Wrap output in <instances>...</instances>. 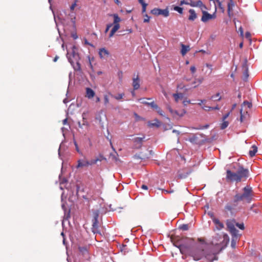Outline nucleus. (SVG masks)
<instances>
[{
  "instance_id": "obj_1",
  "label": "nucleus",
  "mask_w": 262,
  "mask_h": 262,
  "mask_svg": "<svg viewBox=\"0 0 262 262\" xmlns=\"http://www.w3.org/2000/svg\"><path fill=\"white\" fill-rule=\"evenodd\" d=\"M173 245L178 247L182 254H188L191 256L194 260H199L204 256L205 253L207 252V244L203 239L198 238V241L202 242L201 245L198 246L192 249H190L187 244L191 243L192 239L187 237H180L179 236H171L170 237Z\"/></svg>"
},
{
  "instance_id": "obj_2",
  "label": "nucleus",
  "mask_w": 262,
  "mask_h": 262,
  "mask_svg": "<svg viewBox=\"0 0 262 262\" xmlns=\"http://www.w3.org/2000/svg\"><path fill=\"white\" fill-rule=\"evenodd\" d=\"M242 193H237L233 197L232 204H227L225 207V211L230 213L232 215L234 214L235 207L237 206L238 202L245 201L250 203L252 201L254 196V192L252 188L249 186H245L243 189Z\"/></svg>"
},
{
  "instance_id": "obj_3",
  "label": "nucleus",
  "mask_w": 262,
  "mask_h": 262,
  "mask_svg": "<svg viewBox=\"0 0 262 262\" xmlns=\"http://www.w3.org/2000/svg\"><path fill=\"white\" fill-rule=\"evenodd\" d=\"M67 55H69L68 57L69 61L73 66L74 70L80 72L81 69L79 63L80 57L79 54L73 50L71 55H70L69 53Z\"/></svg>"
},
{
  "instance_id": "obj_4",
  "label": "nucleus",
  "mask_w": 262,
  "mask_h": 262,
  "mask_svg": "<svg viewBox=\"0 0 262 262\" xmlns=\"http://www.w3.org/2000/svg\"><path fill=\"white\" fill-rule=\"evenodd\" d=\"M101 159L99 158H96L91 161H89L85 157L81 159H79L77 161V165L76 166L77 168H82L84 167H88L90 165H92L97 163L98 161H101Z\"/></svg>"
},
{
  "instance_id": "obj_5",
  "label": "nucleus",
  "mask_w": 262,
  "mask_h": 262,
  "mask_svg": "<svg viewBox=\"0 0 262 262\" xmlns=\"http://www.w3.org/2000/svg\"><path fill=\"white\" fill-rule=\"evenodd\" d=\"M236 225L235 220H227L226 221V225L228 228V230L230 232L232 236H234L235 237H238L239 235L238 234V231L235 228V225Z\"/></svg>"
},
{
  "instance_id": "obj_6",
  "label": "nucleus",
  "mask_w": 262,
  "mask_h": 262,
  "mask_svg": "<svg viewBox=\"0 0 262 262\" xmlns=\"http://www.w3.org/2000/svg\"><path fill=\"white\" fill-rule=\"evenodd\" d=\"M110 15L114 17V26L109 34V37L111 38L112 37L115 33L120 29V26L119 23L121 21V18L117 14H113Z\"/></svg>"
},
{
  "instance_id": "obj_7",
  "label": "nucleus",
  "mask_w": 262,
  "mask_h": 262,
  "mask_svg": "<svg viewBox=\"0 0 262 262\" xmlns=\"http://www.w3.org/2000/svg\"><path fill=\"white\" fill-rule=\"evenodd\" d=\"M236 176H237V180L241 182L242 179H246L248 177L249 170L248 169L244 168L242 166L238 165V168L236 169Z\"/></svg>"
},
{
  "instance_id": "obj_8",
  "label": "nucleus",
  "mask_w": 262,
  "mask_h": 262,
  "mask_svg": "<svg viewBox=\"0 0 262 262\" xmlns=\"http://www.w3.org/2000/svg\"><path fill=\"white\" fill-rule=\"evenodd\" d=\"M99 212L98 210L95 211L93 212V219L92 220V230L94 233H100L99 231V226H98V217H99Z\"/></svg>"
},
{
  "instance_id": "obj_9",
  "label": "nucleus",
  "mask_w": 262,
  "mask_h": 262,
  "mask_svg": "<svg viewBox=\"0 0 262 262\" xmlns=\"http://www.w3.org/2000/svg\"><path fill=\"white\" fill-rule=\"evenodd\" d=\"M166 106V108L168 110L171 115L174 118L181 117L183 116L186 113V111L184 110H183L180 112L176 110H173L171 107L168 104H167Z\"/></svg>"
},
{
  "instance_id": "obj_10",
  "label": "nucleus",
  "mask_w": 262,
  "mask_h": 262,
  "mask_svg": "<svg viewBox=\"0 0 262 262\" xmlns=\"http://www.w3.org/2000/svg\"><path fill=\"white\" fill-rule=\"evenodd\" d=\"M150 13L156 16L162 15L164 17H167L169 15L168 9H161L159 8H154L151 10Z\"/></svg>"
},
{
  "instance_id": "obj_11",
  "label": "nucleus",
  "mask_w": 262,
  "mask_h": 262,
  "mask_svg": "<svg viewBox=\"0 0 262 262\" xmlns=\"http://www.w3.org/2000/svg\"><path fill=\"white\" fill-rule=\"evenodd\" d=\"M204 257L207 260V262H213L217 259V257L215 254L212 253L207 248V252L205 253Z\"/></svg>"
},
{
  "instance_id": "obj_12",
  "label": "nucleus",
  "mask_w": 262,
  "mask_h": 262,
  "mask_svg": "<svg viewBox=\"0 0 262 262\" xmlns=\"http://www.w3.org/2000/svg\"><path fill=\"white\" fill-rule=\"evenodd\" d=\"M226 180L230 182H239L237 180V176H236V172H233L229 169L226 171Z\"/></svg>"
},
{
  "instance_id": "obj_13",
  "label": "nucleus",
  "mask_w": 262,
  "mask_h": 262,
  "mask_svg": "<svg viewBox=\"0 0 262 262\" xmlns=\"http://www.w3.org/2000/svg\"><path fill=\"white\" fill-rule=\"evenodd\" d=\"M202 13L203 15L201 18V20L204 23L207 22L210 19L215 18V15L214 14H210L205 11H203Z\"/></svg>"
},
{
  "instance_id": "obj_14",
  "label": "nucleus",
  "mask_w": 262,
  "mask_h": 262,
  "mask_svg": "<svg viewBox=\"0 0 262 262\" xmlns=\"http://www.w3.org/2000/svg\"><path fill=\"white\" fill-rule=\"evenodd\" d=\"M145 139V136H143L142 137H136L133 139L134 143L135 146L137 148H140L142 145L143 140Z\"/></svg>"
},
{
  "instance_id": "obj_15",
  "label": "nucleus",
  "mask_w": 262,
  "mask_h": 262,
  "mask_svg": "<svg viewBox=\"0 0 262 262\" xmlns=\"http://www.w3.org/2000/svg\"><path fill=\"white\" fill-rule=\"evenodd\" d=\"M212 221L213 223L215 224V227L217 230H220L224 228V225L223 223L221 222L218 219L213 217Z\"/></svg>"
},
{
  "instance_id": "obj_16",
  "label": "nucleus",
  "mask_w": 262,
  "mask_h": 262,
  "mask_svg": "<svg viewBox=\"0 0 262 262\" xmlns=\"http://www.w3.org/2000/svg\"><path fill=\"white\" fill-rule=\"evenodd\" d=\"M99 55L101 59L105 58L110 55V53L106 49L101 48L99 51Z\"/></svg>"
},
{
  "instance_id": "obj_17",
  "label": "nucleus",
  "mask_w": 262,
  "mask_h": 262,
  "mask_svg": "<svg viewBox=\"0 0 262 262\" xmlns=\"http://www.w3.org/2000/svg\"><path fill=\"white\" fill-rule=\"evenodd\" d=\"M223 240L220 243H216L215 245H221L222 247L221 248V249L223 248L224 246H226V245L229 243V238L228 235L227 234H223Z\"/></svg>"
},
{
  "instance_id": "obj_18",
  "label": "nucleus",
  "mask_w": 262,
  "mask_h": 262,
  "mask_svg": "<svg viewBox=\"0 0 262 262\" xmlns=\"http://www.w3.org/2000/svg\"><path fill=\"white\" fill-rule=\"evenodd\" d=\"M95 95V92L90 88H86V95L85 97L89 99H91L94 97Z\"/></svg>"
},
{
  "instance_id": "obj_19",
  "label": "nucleus",
  "mask_w": 262,
  "mask_h": 262,
  "mask_svg": "<svg viewBox=\"0 0 262 262\" xmlns=\"http://www.w3.org/2000/svg\"><path fill=\"white\" fill-rule=\"evenodd\" d=\"M140 80L137 76L136 78H134L133 79V86L135 90H137L140 88Z\"/></svg>"
},
{
  "instance_id": "obj_20",
  "label": "nucleus",
  "mask_w": 262,
  "mask_h": 262,
  "mask_svg": "<svg viewBox=\"0 0 262 262\" xmlns=\"http://www.w3.org/2000/svg\"><path fill=\"white\" fill-rule=\"evenodd\" d=\"M181 46L182 48L181 50V53L183 56H184L188 51H190V47L189 46H186L183 43L181 44Z\"/></svg>"
},
{
  "instance_id": "obj_21",
  "label": "nucleus",
  "mask_w": 262,
  "mask_h": 262,
  "mask_svg": "<svg viewBox=\"0 0 262 262\" xmlns=\"http://www.w3.org/2000/svg\"><path fill=\"white\" fill-rule=\"evenodd\" d=\"M186 140L189 141L192 144H197L198 141V137L195 134L190 135L189 138Z\"/></svg>"
},
{
  "instance_id": "obj_22",
  "label": "nucleus",
  "mask_w": 262,
  "mask_h": 262,
  "mask_svg": "<svg viewBox=\"0 0 262 262\" xmlns=\"http://www.w3.org/2000/svg\"><path fill=\"white\" fill-rule=\"evenodd\" d=\"M189 15L188 16V19L190 21L194 20L196 17L197 15L193 9H190L189 10Z\"/></svg>"
},
{
  "instance_id": "obj_23",
  "label": "nucleus",
  "mask_w": 262,
  "mask_h": 262,
  "mask_svg": "<svg viewBox=\"0 0 262 262\" xmlns=\"http://www.w3.org/2000/svg\"><path fill=\"white\" fill-rule=\"evenodd\" d=\"M154 122L149 121L148 122V126L150 127H158L160 126L161 122L157 119L154 120Z\"/></svg>"
},
{
  "instance_id": "obj_24",
  "label": "nucleus",
  "mask_w": 262,
  "mask_h": 262,
  "mask_svg": "<svg viewBox=\"0 0 262 262\" xmlns=\"http://www.w3.org/2000/svg\"><path fill=\"white\" fill-rule=\"evenodd\" d=\"M257 151V148L255 145H252L251 147V149L249 151V156L251 157H253L256 154Z\"/></svg>"
},
{
  "instance_id": "obj_25",
  "label": "nucleus",
  "mask_w": 262,
  "mask_h": 262,
  "mask_svg": "<svg viewBox=\"0 0 262 262\" xmlns=\"http://www.w3.org/2000/svg\"><path fill=\"white\" fill-rule=\"evenodd\" d=\"M174 98V100L176 102H179L180 99H182L183 97V94L182 93H174L172 95Z\"/></svg>"
},
{
  "instance_id": "obj_26",
  "label": "nucleus",
  "mask_w": 262,
  "mask_h": 262,
  "mask_svg": "<svg viewBox=\"0 0 262 262\" xmlns=\"http://www.w3.org/2000/svg\"><path fill=\"white\" fill-rule=\"evenodd\" d=\"M139 3L142 5V13L144 14L146 10V7L147 6V4L145 3L143 0H138Z\"/></svg>"
},
{
  "instance_id": "obj_27",
  "label": "nucleus",
  "mask_w": 262,
  "mask_h": 262,
  "mask_svg": "<svg viewBox=\"0 0 262 262\" xmlns=\"http://www.w3.org/2000/svg\"><path fill=\"white\" fill-rule=\"evenodd\" d=\"M234 4V2L232 0L230 1L228 4V14L229 16H230V12L232 10V8L233 7Z\"/></svg>"
},
{
  "instance_id": "obj_28",
  "label": "nucleus",
  "mask_w": 262,
  "mask_h": 262,
  "mask_svg": "<svg viewBox=\"0 0 262 262\" xmlns=\"http://www.w3.org/2000/svg\"><path fill=\"white\" fill-rule=\"evenodd\" d=\"M109 95H110L111 97L114 98L116 100H121V99L123 98V97L124 96V93H121V94H118L116 96H114L111 93H109Z\"/></svg>"
},
{
  "instance_id": "obj_29",
  "label": "nucleus",
  "mask_w": 262,
  "mask_h": 262,
  "mask_svg": "<svg viewBox=\"0 0 262 262\" xmlns=\"http://www.w3.org/2000/svg\"><path fill=\"white\" fill-rule=\"evenodd\" d=\"M221 99L222 97L220 96V93H216L215 95L212 96L210 98V99L214 101H220L221 100Z\"/></svg>"
},
{
  "instance_id": "obj_30",
  "label": "nucleus",
  "mask_w": 262,
  "mask_h": 262,
  "mask_svg": "<svg viewBox=\"0 0 262 262\" xmlns=\"http://www.w3.org/2000/svg\"><path fill=\"white\" fill-rule=\"evenodd\" d=\"M223 122L220 125V128L221 129H224L228 127L229 125V122L226 120H222Z\"/></svg>"
},
{
  "instance_id": "obj_31",
  "label": "nucleus",
  "mask_w": 262,
  "mask_h": 262,
  "mask_svg": "<svg viewBox=\"0 0 262 262\" xmlns=\"http://www.w3.org/2000/svg\"><path fill=\"white\" fill-rule=\"evenodd\" d=\"M109 96H110L109 94L108 95L105 94L103 96L104 104L105 106H107L108 105V104L109 103V102H110Z\"/></svg>"
},
{
  "instance_id": "obj_32",
  "label": "nucleus",
  "mask_w": 262,
  "mask_h": 262,
  "mask_svg": "<svg viewBox=\"0 0 262 262\" xmlns=\"http://www.w3.org/2000/svg\"><path fill=\"white\" fill-rule=\"evenodd\" d=\"M194 6H195V7H199L201 8V7L205 8V5L203 4L202 2L200 0L195 2V5Z\"/></svg>"
},
{
  "instance_id": "obj_33",
  "label": "nucleus",
  "mask_w": 262,
  "mask_h": 262,
  "mask_svg": "<svg viewBox=\"0 0 262 262\" xmlns=\"http://www.w3.org/2000/svg\"><path fill=\"white\" fill-rule=\"evenodd\" d=\"M179 228L183 231H187L189 229V226L187 224H182L180 225Z\"/></svg>"
},
{
  "instance_id": "obj_34",
  "label": "nucleus",
  "mask_w": 262,
  "mask_h": 262,
  "mask_svg": "<svg viewBox=\"0 0 262 262\" xmlns=\"http://www.w3.org/2000/svg\"><path fill=\"white\" fill-rule=\"evenodd\" d=\"M240 114H241L240 121L241 122H242L244 121V120L245 118V116L247 115V112H246V114L243 113L242 109H241L240 111Z\"/></svg>"
},
{
  "instance_id": "obj_35",
  "label": "nucleus",
  "mask_w": 262,
  "mask_h": 262,
  "mask_svg": "<svg viewBox=\"0 0 262 262\" xmlns=\"http://www.w3.org/2000/svg\"><path fill=\"white\" fill-rule=\"evenodd\" d=\"M173 9L174 10L178 12L180 14H182L183 13V8L179 6H174Z\"/></svg>"
},
{
  "instance_id": "obj_36",
  "label": "nucleus",
  "mask_w": 262,
  "mask_h": 262,
  "mask_svg": "<svg viewBox=\"0 0 262 262\" xmlns=\"http://www.w3.org/2000/svg\"><path fill=\"white\" fill-rule=\"evenodd\" d=\"M238 237H235L232 236V241H231V246L232 248H234L236 245V240Z\"/></svg>"
},
{
  "instance_id": "obj_37",
  "label": "nucleus",
  "mask_w": 262,
  "mask_h": 262,
  "mask_svg": "<svg viewBox=\"0 0 262 262\" xmlns=\"http://www.w3.org/2000/svg\"><path fill=\"white\" fill-rule=\"evenodd\" d=\"M144 18L143 20V22L144 23H148L150 20V17L147 14H144Z\"/></svg>"
},
{
  "instance_id": "obj_38",
  "label": "nucleus",
  "mask_w": 262,
  "mask_h": 262,
  "mask_svg": "<svg viewBox=\"0 0 262 262\" xmlns=\"http://www.w3.org/2000/svg\"><path fill=\"white\" fill-rule=\"evenodd\" d=\"M243 105H247L249 108H250L252 107V103L247 101H244Z\"/></svg>"
},
{
  "instance_id": "obj_39",
  "label": "nucleus",
  "mask_w": 262,
  "mask_h": 262,
  "mask_svg": "<svg viewBox=\"0 0 262 262\" xmlns=\"http://www.w3.org/2000/svg\"><path fill=\"white\" fill-rule=\"evenodd\" d=\"M235 225L241 230H244L245 229L244 225L243 223L239 224V223H236Z\"/></svg>"
},
{
  "instance_id": "obj_40",
  "label": "nucleus",
  "mask_w": 262,
  "mask_h": 262,
  "mask_svg": "<svg viewBox=\"0 0 262 262\" xmlns=\"http://www.w3.org/2000/svg\"><path fill=\"white\" fill-rule=\"evenodd\" d=\"M139 101L142 104L147 105L149 104V102H148L145 100L144 98H140L139 99Z\"/></svg>"
},
{
  "instance_id": "obj_41",
  "label": "nucleus",
  "mask_w": 262,
  "mask_h": 262,
  "mask_svg": "<svg viewBox=\"0 0 262 262\" xmlns=\"http://www.w3.org/2000/svg\"><path fill=\"white\" fill-rule=\"evenodd\" d=\"M82 117H83L82 125H83L84 126H88V125H89L88 122L87 121L86 119L84 118L83 114H82Z\"/></svg>"
},
{
  "instance_id": "obj_42",
  "label": "nucleus",
  "mask_w": 262,
  "mask_h": 262,
  "mask_svg": "<svg viewBox=\"0 0 262 262\" xmlns=\"http://www.w3.org/2000/svg\"><path fill=\"white\" fill-rule=\"evenodd\" d=\"M113 25V24H108L106 25V27L104 31L105 33H106L108 31L109 29L111 27H112Z\"/></svg>"
},
{
  "instance_id": "obj_43",
  "label": "nucleus",
  "mask_w": 262,
  "mask_h": 262,
  "mask_svg": "<svg viewBox=\"0 0 262 262\" xmlns=\"http://www.w3.org/2000/svg\"><path fill=\"white\" fill-rule=\"evenodd\" d=\"M157 111L160 115H161L162 116H164V112L160 107L159 108V109H158V110Z\"/></svg>"
},
{
  "instance_id": "obj_44",
  "label": "nucleus",
  "mask_w": 262,
  "mask_h": 262,
  "mask_svg": "<svg viewBox=\"0 0 262 262\" xmlns=\"http://www.w3.org/2000/svg\"><path fill=\"white\" fill-rule=\"evenodd\" d=\"M211 107H210V106H206V105H204L202 107V108L205 110V111H210V110H211Z\"/></svg>"
},
{
  "instance_id": "obj_45",
  "label": "nucleus",
  "mask_w": 262,
  "mask_h": 262,
  "mask_svg": "<svg viewBox=\"0 0 262 262\" xmlns=\"http://www.w3.org/2000/svg\"><path fill=\"white\" fill-rule=\"evenodd\" d=\"M230 112H228V113L224 115L222 118V120H226V119L229 117Z\"/></svg>"
},
{
  "instance_id": "obj_46",
  "label": "nucleus",
  "mask_w": 262,
  "mask_h": 262,
  "mask_svg": "<svg viewBox=\"0 0 262 262\" xmlns=\"http://www.w3.org/2000/svg\"><path fill=\"white\" fill-rule=\"evenodd\" d=\"M191 170H189V171H187L186 172V176H183L182 174H179V177L180 178H184L185 177H186L187 175H188L191 172Z\"/></svg>"
},
{
  "instance_id": "obj_47",
  "label": "nucleus",
  "mask_w": 262,
  "mask_h": 262,
  "mask_svg": "<svg viewBox=\"0 0 262 262\" xmlns=\"http://www.w3.org/2000/svg\"><path fill=\"white\" fill-rule=\"evenodd\" d=\"M244 75L245 78H248L249 75H248V69H247V68H246L245 71L244 72Z\"/></svg>"
},
{
  "instance_id": "obj_48",
  "label": "nucleus",
  "mask_w": 262,
  "mask_h": 262,
  "mask_svg": "<svg viewBox=\"0 0 262 262\" xmlns=\"http://www.w3.org/2000/svg\"><path fill=\"white\" fill-rule=\"evenodd\" d=\"M190 71L192 73H194L196 71V69L194 66H191L190 67Z\"/></svg>"
},
{
  "instance_id": "obj_49",
  "label": "nucleus",
  "mask_w": 262,
  "mask_h": 262,
  "mask_svg": "<svg viewBox=\"0 0 262 262\" xmlns=\"http://www.w3.org/2000/svg\"><path fill=\"white\" fill-rule=\"evenodd\" d=\"M126 31L127 32L126 33H122V34H121V35H123L126 34H130V33H132V32H133V31L131 29H127L126 30Z\"/></svg>"
},
{
  "instance_id": "obj_50",
  "label": "nucleus",
  "mask_w": 262,
  "mask_h": 262,
  "mask_svg": "<svg viewBox=\"0 0 262 262\" xmlns=\"http://www.w3.org/2000/svg\"><path fill=\"white\" fill-rule=\"evenodd\" d=\"M76 6V2H75L74 4H73L71 7H70V9L71 10H74L75 6Z\"/></svg>"
},
{
  "instance_id": "obj_51",
  "label": "nucleus",
  "mask_w": 262,
  "mask_h": 262,
  "mask_svg": "<svg viewBox=\"0 0 262 262\" xmlns=\"http://www.w3.org/2000/svg\"><path fill=\"white\" fill-rule=\"evenodd\" d=\"M183 103L184 105H187V104L190 103V100H184V101H183Z\"/></svg>"
},
{
  "instance_id": "obj_52",
  "label": "nucleus",
  "mask_w": 262,
  "mask_h": 262,
  "mask_svg": "<svg viewBox=\"0 0 262 262\" xmlns=\"http://www.w3.org/2000/svg\"><path fill=\"white\" fill-rule=\"evenodd\" d=\"M211 110H220V107L218 106V105H216L215 107H211Z\"/></svg>"
},
{
  "instance_id": "obj_53",
  "label": "nucleus",
  "mask_w": 262,
  "mask_h": 262,
  "mask_svg": "<svg viewBox=\"0 0 262 262\" xmlns=\"http://www.w3.org/2000/svg\"><path fill=\"white\" fill-rule=\"evenodd\" d=\"M152 108H153L157 111L158 109H159V107L158 106V105L157 104L155 103V105L154 106H152Z\"/></svg>"
},
{
  "instance_id": "obj_54",
  "label": "nucleus",
  "mask_w": 262,
  "mask_h": 262,
  "mask_svg": "<svg viewBox=\"0 0 262 262\" xmlns=\"http://www.w3.org/2000/svg\"><path fill=\"white\" fill-rule=\"evenodd\" d=\"M141 188L143 189H144V190H147L148 189V187L146 185H142L141 186Z\"/></svg>"
},
{
  "instance_id": "obj_55",
  "label": "nucleus",
  "mask_w": 262,
  "mask_h": 262,
  "mask_svg": "<svg viewBox=\"0 0 262 262\" xmlns=\"http://www.w3.org/2000/svg\"><path fill=\"white\" fill-rule=\"evenodd\" d=\"M75 19H76V17L75 16H74L73 18V17L71 18V21L73 24H75Z\"/></svg>"
},
{
  "instance_id": "obj_56",
  "label": "nucleus",
  "mask_w": 262,
  "mask_h": 262,
  "mask_svg": "<svg viewBox=\"0 0 262 262\" xmlns=\"http://www.w3.org/2000/svg\"><path fill=\"white\" fill-rule=\"evenodd\" d=\"M68 122V119L66 118L62 121V124L63 125H66L67 123Z\"/></svg>"
},
{
  "instance_id": "obj_57",
  "label": "nucleus",
  "mask_w": 262,
  "mask_h": 262,
  "mask_svg": "<svg viewBox=\"0 0 262 262\" xmlns=\"http://www.w3.org/2000/svg\"><path fill=\"white\" fill-rule=\"evenodd\" d=\"M155 103L154 101H152L151 102H149V104H148V105H149L151 107H152V106H154L155 105Z\"/></svg>"
},
{
  "instance_id": "obj_58",
  "label": "nucleus",
  "mask_w": 262,
  "mask_h": 262,
  "mask_svg": "<svg viewBox=\"0 0 262 262\" xmlns=\"http://www.w3.org/2000/svg\"><path fill=\"white\" fill-rule=\"evenodd\" d=\"M115 3L118 5H119L121 3L119 0H115Z\"/></svg>"
},
{
  "instance_id": "obj_59",
  "label": "nucleus",
  "mask_w": 262,
  "mask_h": 262,
  "mask_svg": "<svg viewBox=\"0 0 262 262\" xmlns=\"http://www.w3.org/2000/svg\"><path fill=\"white\" fill-rule=\"evenodd\" d=\"M78 124L79 127H80V128H82L83 126H84L83 125H82V123L81 124L80 122H78Z\"/></svg>"
},
{
  "instance_id": "obj_60",
  "label": "nucleus",
  "mask_w": 262,
  "mask_h": 262,
  "mask_svg": "<svg viewBox=\"0 0 262 262\" xmlns=\"http://www.w3.org/2000/svg\"><path fill=\"white\" fill-rule=\"evenodd\" d=\"M239 31L241 32V35H243V28L242 27H241L239 28Z\"/></svg>"
},
{
  "instance_id": "obj_61",
  "label": "nucleus",
  "mask_w": 262,
  "mask_h": 262,
  "mask_svg": "<svg viewBox=\"0 0 262 262\" xmlns=\"http://www.w3.org/2000/svg\"><path fill=\"white\" fill-rule=\"evenodd\" d=\"M58 58H59V57H58V56H56L54 57V59H53V61H54V62H56V61L58 60Z\"/></svg>"
},
{
  "instance_id": "obj_62",
  "label": "nucleus",
  "mask_w": 262,
  "mask_h": 262,
  "mask_svg": "<svg viewBox=\"0 0 262 262\" xmlns=\"http://www.w3.org/2000/svg\"><path fill=\"white\" fill-rule=\"evenodd\" d=\"M236 104H234L233 105H232V108H231V110L230 111V112H231L234 109V108L236 107Z\"/></svg>"
},
{
  "instance_id": "obj_63",
  "label": "nucleus",
  "mask_w": 262,
  "mask_h": 262,
  "mask_svg": "<svg viewBox=\"0 0 262 262\" xmlns=\"http://www.w3.org/2000/svg\"><path fill=\"white\" fill-rule=\"evenodd\" d=\"M172 132H173V133H176V134H177L178 135H179V134H180L179 131L177 130H175V129H173V130H172Z\"/></svg>"
},
{
  "instance_id": "obj_64",
  "label": "nucleus",
  "mask_w": 262,
  "mask_h": 262,
  "mask_svg": "<svg viewBox=\"0 0 262 262\" xmlns=\"http://www.w3.org/2000/svg\"><path fill=\"white\" fill-rule=\"evenodd\" d=\"M206 66H207L208 68H210V69H211V67H212V66H211V64H209L207 63V64H206Z\"/></svg>"
}]
</instances>
